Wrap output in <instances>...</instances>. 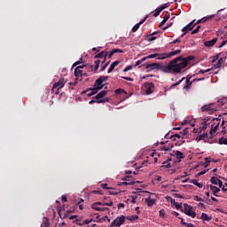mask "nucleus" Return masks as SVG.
<instances>
[{
	"label": "nucleus",
	"mask_w": 227,
	"mask_h": 227,
	"mask_svg": "<svg viewBox=\"0 0 227 227\" xmlns=\"http://www.w3.org/2000/svg\"><path fill=\"white\" fill-rule=\"evenodd\" d=\"M207 72H210V69H207V70L200 69L199 71V74H207Z\"/></svg>",
	"instance_id": "338daca9"
},
{
	"label": "nucleus",
	"mask_w": 227,
	"mask_h": 227,
	"mask_svg": "<svg viewBox=\"0 0 227 227\" xmlns=\"http://www.w3.org/2000/svg\"><path fill=\"white\" fill-rule=\"evenodd\" d=\"M181 134H182L183 137H185V136H187V134H189V128H185L184 129H183V131H181Z\"/></svg>",
	"instance_id": "79ce46f5"
},
{
	"label": "nucleus",
	"mask_w": 227,
	"mask_h": 227,
	"mask_svg": "<svg viewBox=\"0 0 227 227\" xmlns=\"http://www.w3.org/2000/svg\"><path fill=\"white\" fill-rule=\"evenodd\" d=\"M49 226H51V223H49V218L43 217V223L41 224V227H49Z\"/></svg>",
	"instance_id": "2f4dec72"
},
{
	"label": "nucleus",
	"mask_w": 227,
	"mask_h": 227,
	"mask_svg": "<svg viewBox=\"0 0 227 227\" xmlns=\"http://www.w3.org/2000/svg\"><path fill=\"white\" fill-rule=\"evenodd\" d=\"M118 52L123 53V51L121 49H114L112 51H110L108 58H113V56H114V54H117Z\"/></svg>",
	"instance_id": "c85d7f7f"
},
{
	"label": "nucleus",
	"mask_w": 227,
	"mask_h": 227,
	"mask_svg": "<svg viewBox=\"0 0 227 227\" xmlns=\"http://www.w3.org/2000/svg\"><path fill=\"white\" fill-rule=\"evenodd\" d=\"M224 59L223 58H220L215 64H214V68H221L223 67V62Z\"/></svg>",
	"instance_id": "7c9ffc66"
},
{
	"label": "nucleus",
	"mask_w": 227,
	"mask_h": 227,
	"mask_svg": "<svg viewBox=\"0 0 227 227\" xmlns=\"http://www.w3.org/2000/svg\"><path fill=\"white\" fill-rule=\"evenodd\" d=\"M59 90H61V88L57 87L56 90L52 92L55 93V95H59Z\"/></svg>",
	"instance_id": "774afa93"
},
{
	"label": "nucleus",
	"mask_w": 227,
	"mask_h": 227,
	"mask_svg": "<svg viewBox=\"0 0 227 227\" xmlns=\"http://www.w3.org/2000/svg\"><path fill=\"white\" fill-rule=\"evenodd\" d=\"M86 65L79 66L74 69V75L75 77H82V68H84Z\"/></svg>",
	"instance_id": "4468645a"
},
{
	"label": "nucleus",
	"mask_w": 227,
	"mask_h": 227,
	"mask_svg": "<svg viewBox=\"0 0 227 227\" xmlns=\"http://www.w3.org/2000/svg\"><path fill=\"white\" fill-rule=\"evenodd\" d=\"M153 58H157V59H166V53H153L147 56V59H153Z\"/></svg>",
	"instance_id": "9b49d317"
},
{
	"label": "nucleus",
	"mask_w": 227,
	"mask_h": 227,
	"mask_svg": "<svg viewBox=\"0 0 227 227\" xmlns=\"http://www.w3.org/2000/svg\"><path fill=\"white\" fill-rule=\"evenodd\" d=\"M219 125H221V119L219 118L213 119L209 134H213V132H217V130H219Z\"/></svg>",
	"instance_id": "39448f33"
},
{
	"label": "nucleus",
	"mask_w": 227,
	"mask_h": 227,
	"mask_svg": "<svg viewBox=\"0 0 227 227\" xmlns=\"http://www.w3.org/2000/svg\"><path fill=\"white\" fill-rule=\"evenodd\" d=\"M174 206L176 207V210H184V208H182V203L176 202L175 200Z\"/></svg>",
	"instance_id": "58836bf2"
},
{
	"label": "nucleus",
	"mask_w": 227,
	"mask_h": 227,
	"mask_svg": "<svg viewBox=\"0 0 227 227\" xmlns=\"http://www.w3.org/2000/svg\"><path fill=\"white\" fill-rule=\"evenodd\" d=\"M181 212H184V214L189 215V217H192V219L196 217V212H194V207L187 203L184 204V209H181Z\"/></svg>",
	"instance_id": "20e7f679"
},
{
	"label": "nucleus",
	"mask_w": 227,
	"mask_h": 227,
	"mask_svg": "<svg viewBox=\"0 0 227 227\" xmlns=\"http://www.w3.org/2000/svg\"><path fill=\"white\" fill-rule=\"evenodd\" d=\"M162 168H171V163L168 162V161H164L163 162V165H162Z\"/></svg>",
	"instance_id": "603ef678"
},
{
	"label": "nucleus",
	"mask_w": 227,
	"mask_h": 227,
	"mask_svg": "<svg viewBox=\"0 0 227 227\" xmlns=\"http://www.w3.org/2000/svg\"><path fill=\"white\" fill-rule=\"evenodd\" d=\"M219 178L215 177V176H212L210 179L211 184H213V185H217L219 184Z\"/></svg>",
	"instance_id": "e433bc0d"
},
{
	"label": "nucleus",
	"mask_w": 227,
	"mask_h": 227,
	"mask_svg": "<svg viewBox=\"0 0 227 227\" xmlns=\"http://www.w3.org/2000/svg\"><path fill=\"white\" fill-rule=\"evenodd\" d=\"M173 157H176V159L180 160L184 159L185 156L184 155V153L180 151H174L173 153L171 154Z\"/></svg>",
	"instance_id": "6ab92c4d"
},
{
	"label": "nucleus",
	"mask_w": 227,
	"mask_h": 227,
	"mask_svg": "<svg viewBox=\"0 0 227 227\" xmlns=\"http://www.w3.org/2000/svg\"><path fill=\"white\" fill-rule=\"evenodd\" d=\"M91 208H93V210H97V212H104V210H109V208L106 207H99L97 204H92Z\"/></svg>",
	"instance_id": "a878e982"
},
{
	"label": "nucleus",
	"mask_w": 227,
	"mask_h": 227,
	"mask_svg": "<svg viewBox=\"0 0 227 227\" xmlns=\"http://www.w3.org/2000/svg\"><path fill=\"white\" fill-rule=\"evenodd\" d=\"M168 6H169V3H167V4L160 5V8H163V10H166V8H168Z\"/></svg>",
	"instance_id": "680f3d73"
},
{
	"label": "nucleus",
	"mask_w": 227,
	"mask_h": 227,
	"mask_svg": "<svg viewBox=\"0 0 227 227\" xmlns=\"http://www.w3.org/2000/svg\"><path fill=\"white\" fill-rule=\"evenodd\" d=\"M219 145H227V138L225 137H221L219 139Z\"/></svg>",
	"instance_id": "a18cd8bd"
},
{
	"label": "nucleus",
	"mask_w": 227,
	"mask_h": 227,
	"mask_svg": "<svg viewBox=\"0 0 227 227\" xmlns=\"http://www.w3.org/2000/svg\"><path fill=\"white\" fill-rule=\"evenodd\" d=\"M148 42H153V40H157V37L153 36V35H148Z\"/></svg>",
	"instance_id": "864d4df0"
},
{
	"label": "nucleus",
	"mask_w": 227,
	"mask_h": 227,
	"mask_svg": "<svg viewBox=\"0 0 227 227\" xmlns=\"http://www.w3.org/2000/svg\"><path fill=\"white\" fill-rule=\"evenodd\" d=\"M160 217H164L166 215V211L164 209H160L159 211Z\"/></svg>",
	"instance_id": "5fc2aeb1"
},
{
	"label": "nucleus",
	"mask_w": 227,
	"mask_h": 227,
	"mask_svg": "<svg viewBox=\"0 0 227 227\" xmlns=\"http://www.w3.org/2000/svg\"><path fill=\"white\" fill-rule=\"evenodd\" d=\"M106 59H107V57H103V58L99 59L101 65H104V63H106Z\"/></svg>",
	"instance_id": "bf43d9fd"
},
{
	"label": "nucleus",
	"mask_w": 227,
	"mask_h": 227,
	"mask_svg": "<svg viewBox=\"0 0 227 227\" xmlns=\"http://www.w3.org/2000/svg\"><path fill=\"white\" fill-rule=\"evenodd\" d=\"M145 203H147L148 207H153L155 204V200L147 198L145 199Z\"/></svg>",
	"instance_id": "f704fd0d"
},
{
	"label": "nucleus",
	"mask_w": 227,
	"mask_h": 227,
	"mask_svg": "<svg viewBox=\"0 0 227 227\" xmlns=\"http://www.w3.org/2000/svg\"><path fill=\"white\" fill-rule=\"evenodd\" d=\"M107 67H109V62H106L104 66L101 67L100 72H104Z\"/></svg>",
	"instance_id": "3c124183"
},
{
	"label": "nucleus",
	"mask_w": 227,
	"mask_h": 227,
	"mask_svg": "<svg viewBox=\"0 0 227 227\" xmlns=\"http://www.w3.org/2000/svg\"><path fill=\"white\" fill-rule=\"evenodd\" d=\"M120 65V60H116L114 62H113L111 65H110V67L108 69V74H111V72H113V70L114 68H116V67H118Z\"/></svg>",
	"instance_id": "b1692460"
},
{
	"label": "nucleus",
	"mask_w": 227,
	"mask_h": 227,
	"mask_svg": "<svg viewBox=\"0 0 227 227\" xmlns=\"http://www.w3.org/2000/svg\"><path fill=\"white\" fill-rule=\"evenodd\" d=\"M93 220H84L82 223H76L77 226H84V224H90Z\"/></svg>",
	"instance_id": "4c0bfd02"
},
{
	"label": "nucleus",
	"mask_w": 227,
	"mask_h": 227,
	"mask_svg": "<svg viewBox=\"0 0 227 227\" xmlns=\"http://www.w3.org/2000/svg\"><path fill=\"white\" fill-rule=\"evenodd\" d=\"M144 87L146 95H152V93H153V90H155V84H153V82H145Z\"/></svg>",
	"instance_id": "1a4fd4ad"
},
{
	"label": "nucleus",
	"mask_w": 227,
	"mask_h": 227,
	"mask_svg": "<svg viewBox=\"0 0 227 227\" xmlns=\"http://www.w3.org/2000/svg\"><path fill=\"white\" fill-rule=\"evenodd\" d=\"M74 211H75V208H74L73 210L69 209V210L66 211V213L64 214V218L68 217V215L69 214H74Z\"/></svg>",
	"instance_id": "37998d69"
},
{
	"label": "nucleus",
	"mask_w": 227,
	"mask_h": 227,
	"mask_svg": "<svg viewBox=\"0 0 227 227\" xmlns=\"http://www.w3.org/2000/svg\"><path fill=\"white\" fill-rule=\"evenodd\" d=\"M122 79H124L125 81H129L130 82H133L134 81V78L127 77V76H122Z\"/></svg>",
	"instance_id": "6e6d98bb"
},
{
	"label": "nucleus",
	"mask_w": 227,
	"mask_h": 227,
	"mask_svg": "<svg viewBox=\"0 0 227 227\" xmlns=\"http://www.w3.org/2000/svg\"><path fill=\"white\" fill-rule=\"evenodd\" d=\"M171 17V15L169 14V12H167L163 20L160 23L159 27H161L162 26H164V24H166V22H168V20H169V18Z\"/></svg>",
	"instance_id": "aec40b11"
},
{
	"label": "nucleus",
	"mask_w": 227,
	"mask_h": 227,
	"mask_svg": "<svg viewBox=\"0 0 227 227\" xmlns=\"http://www.w3.org/2000/svg\"><path fill=\"white\" fill-rule=\"evenodd\" d=\"M211 159L210 158H205V163L203 164L204 168H208L210 165Z\"/></svg>",
	"instance_id": "a19ab883"
},
{
	"label": "nucleus",
	"mask_w": 227,
	"mask_h": 227,
	"mask_svg": "<svg viewBox=\"0 0 227 227\" xmlns=\"http://www.w3.org/2000/svg\"><path fill=\"white\" fill-rule=\"evenodd\" d=\"M107 79H109V76H100L98 79L96 80V82L94 83V87L99 88V90H102V88H104V84H102V83L106 82V81H107Z\"/></svg>",
	"instance_id": "6e6552de"
},
{
	"label": "nucleus",
	"mask_w": 227,
	"mask_h": 227,
	"mask_svg": "<svg viewBox=\"0 0 227 227\" xmlns=\"http://www.w3.org/2000/svg\"><path fill=\"white\" fill-rule=\"evenodd\" d=\"M77 82H69V90H74V86H75Z\"/></svg>",
	"instance_id": "13d9d810"
},
{
	"label": "nucleus",
	"mask_w": 227,
	"mask_h": 227,
	"mask_svg": "<svg viewBox=\"0 0 227 227\" xmlns=\"http://www.w3.org/2000/svg\"><path fill=\"white\" fill-rule=\"evenodd\" d=\"M140 27H141V25H140L139 23H137V24L132 27L133 33H136V31H137V29H139Z\"/></svg>",
	"instance_id": "49530a36"
},
{
	"label": "nucleus",
	"mask_w": 227,
	"mask_h": 227,
	"mask_svg": "<svg viewBox=\"0 0 227 227\" xmlns=\"http://www.w3.org/2000/svg\"><path fill=\"white\" fill-rule=\"evenodd\" d=\"M94 63H95L94 74H97L98 68L100 67V64L102 63L100 62V59H97Z\"/></svg>",
	"instance_id": "c756f323"
},
{
	"label": "nucleus",
	"mask_w": 227,
	"mask_h": 227,
	"mask_svg": "<svg viewBox=\"0 0 227 227\" xmlns=\"http://www.w3.org/2000/svg\"><path fill=\"white\" fill-rule=\"evenodd\" d=\"M182 52V50H176L169 53H166V58H173V56H178Z\"/></svg>",
	"instance_id": "5701e85b"
},
{
	"label": "nucleus",
	"mask_w": 227,
	"mask_h": 227,
	"mask_svg": "<svg viewBox=\"0 0 227 227\" xmlns=\"http://www.w3.org/2000/svg\"><path fill=\"white\" fill-rule=\"evenodd\" d=\"M185 80V77H183L180 81H178L177 82L174 83L172 85V87H175V86H179V84H182V82Z\"/></svg>",
	"instance_id": "09e8293b"
},
{
	"label": "nucleus",
	"mask_w": 227,
	"mask_h": 227,
	"mask_svg": "<svg viewBox=\"0 0 227 227\" xmlns=\"http://www.w3.org/2000/svg\"><path fill=\"white\" fill-rule=\"evenodd\" d=\"M193 200L195 201H203V199L200 198L198 195L194 196Z\"/></svg>",
	"instance_id": "0e129e2a"
},
{
	"label": "nucleus",
	"mask_w": 227,
	"mask_h": 227,
	"mask_svg": "<svg viewBox=\"0 0 227 227\" xmlns=\"http://www.w3.org/2000/svg\"><path fill=\"white\" fill-rule=\"evenodd\" d=\"M92 194H102V191L101 190H94V191H92Z\"/></svg>",
	"instance_id": "e2e57ef3"
},
{
	"label": "nucleus",
	"mask_w": 227,
	"mask_h": 227,
	"mask_svg": "<svg viewBox=\"0 0 227 227\" xmlns=\"http://www.w3.org/2000/svg\"><path fill=\"white\" fill-rule=\"evenodd\" d=\"M87 91H91L92 95H97V93L100 91V88L94 87L93 85V88L88 89L87 90L82 91V93H87Z\"/></svg>",
	"instance_id": "393cba45"
},
{
	"label": "nucleus",
	"mask_w": 227,
	"mask_h": 227,
	"mask_svg": "<svg viewBox=\"0 0 227 227\" xmlns=\"http://www.w3.org/2000/svg\"><path fill=\"white\" fill-rule=\"evenodd\" d=\"M200 29H201L200 25L197 26V27L192 31V35H196V33H200Z\"/></svg>",
	"instance_id": "c03bdc74"
},
{
	"label": "nucleus",
	"mask_w": 227,
	"mask_h": 227,
	"mask_svg": "<svg viewBox=\"0 0 227 227\" xmlns=\"http://www.w3.org/2000/svg\"><path fill=\"white\" fill-rule=\"evenodd\" d=\"M108 193L112 196H116V194H118V192H114V191H108Z\"/></svg>",
	"instance_id": "69168bd1"
},
{
	"label": "nucleus",
	"mask_w": 227,
	"mask_h": 227,
	"mask_svg": "<svg viewBox=\"0 0 227 227\" xmlns=\"http://www.w3.org/2000/svg\"><path fill=\"white\" fill-rule=\"evenodd\" d=\"M108 54L109 53L107 52V51H103L100 53L97 54L94 58L95 59H100L102 58H107Z\"/></svg>",
	"instance_id": "4be33fe9"
},
{
	"label": "nucleus",
	"mask_w": 227,
	"mask_h": 227,
	"mask_svg": "<svg viewBox=\"0 0 227 227\" xmlns=\"http://www.w3.org/2000/svg\"><path fill=\"white\" fill-rule=\"evenodd\" d=\"M180 59H182V57H177L170 60L168 65H164L163 74H172L173 75H176V74H182V71L185 67L183 66Z\"/></svg>",
	"instance_id": "f257e3e1"
},
{
	"label": "nucleus",
	"mask_w": 227,
	"mask_h": 227,
	"mask_svg": "<svg viewBox=\"0 0 227 227\" xmlns=\"http://www.w3.org/2000/svg\"><path fill=\"white\" fill-rule=\"evenodd\" d=\"M208 137V133H204L202 135H200L199 137H196V141L198 143H200V141H203L205 140V137Z\"/></svg>",
	"instance_id": "473e14b6"
},
{
	"label": "nucleus",
	"mask_w": 227,
	"mask_h": 227,
	"mask_svg": "<svg viewBox=\"0 0 227 227\" xmlns=\"http://www.w3.org/2000/svg\"><path fill=\"white\" fill-rule=\"evenodd\" d=\"M123 223H125V215H121L111 223L110 227H120Z\"/></svg>",
	"instance_id": "423d86ee"
},
{
	"label": "nucleus",
	"mask_w": 227,
	"mask_h": 227,
	"mask_svg": "<svg viewBox=\"0 0 227 227\" xmlns=\"http://www.w3.org/2000/svg\"><path fill=\"white\" fill-rule=\"evenodd\" d=\"M126 219L128 221L134 222V221H137V219H139V216L137 215H133L127 216Z\"/></svg>",
	"instance_id": "72a5a7b5"
},
{
	"label": "nucleus",
	"mask_w": 227,
	"mask_h": 227,
	"mask_svg": "<svg viewBox=\"0 0 227 227\" xmlns=\"http://www.w3.org/2000/svg\"><path fill=\"white\" fill-rule=\"evenodd\" d=\"M214 17H215V15H209L207 17H204L201 20H199L197 21H194L193 24H195V26H198V24H201V22H207V20H210L211 19H214Z\"/></svg>",
	"instance_id": "dca6fc26"
},
{
	"label": "nucleus",
	"mask_w": 227,
	"mask_h": 227,
	"mask_svg": "<svg viewBox=\"0 0 227 227\" xmlns=\"http://www.w3.org/2000/svg\"><path fill=\"white\" fill-rule=\"evenodd\" d=\"M133 66H127L124 69L123 72H129V70H132Z\"/></svg>",
	"instance_id": "4d7b16f0"
},
{
	"label": "nucleus",
	"mask_w": 227,
	"mask_h": 227,
	"mask_svg": "<svg viewBox=\"0 0 227 227\" xmlns=\"http://www.w3.org/2000/svg\"><path fill=\"white\" fill-rule=\"evenodd\" d=\"M190 184H193V185H196L197 187H199V189H203V184L198 182V179L191 180Z\"/></svg>",
	"instance_id": "cd10ccee"
},
{
	"label": "nucleus",
	"mask_w": 227,
	"mask_h": 227,
	"mask_svg": "<svg viewBox=\"0 0 227 227\" xmlns=\"http://www.w3.org/2000/svg\"><path fill=\"white\" fill-rule=\"evenodd\" d=\"M136 184L134 181H126L122 183V185H134Z\"/></svg>",
	"instance_id": "de8ad7c7"
},
{
	"label": "nucleus",
	"mask_w": 227,
	"mask_h": 227,
	"mask_svg": "<svg viewBox=\"0 0 227 227\" xmlns=\"http://www.w3.org/2000/svg\"><path fill=\"white\" fill-rule=\"evenodd\" d=\"M65 82H65V78H60L58 82L54 83L51 91H54L56 88H63V86H65Z\"/></svg>",
	"instance_id": "f8f14e48"
},
{
	"label": "nucleus",
	"mask_w": 227,
	"mask_h": 227,
	"mask_svg": "<svg viewBox=\"0 0 227 227\" xmlns=\"http://www.w3.org/2000/svg\"><path fill=\"white\" fill-rule=\"evenodd\" d=\"M204 126L202 127V130H207V125L209 124L208 121H204Z\"/></svg>",
	"instance_id": "052dcab7"
},
{
	"label": "nucleus",
	"mask_w": 227,
	"mask_h": 227,
	"mask_svg": "<svg viewBox=\"0 0 227 227\" xmlns=\"http://www.w3.org/2000/svg\"><path fill=\"white\" fill-rule=\"evenodd\" d=\"M106 95H107V90H102L97 96L92 98V100H102Z\"/></svg>",
	"instance_id": "2eb2a0df"
},
{
	"label": "nucleus",
	"mask_w": 227,
	"mask_h": 227,
	"mask_svg": "<svg viewBox=\"0 0 227 227\" xmlns=\"http://www.w3.org/2000/svg\"><path fill=\"white\" fill-rule=\"evenodd\" d=\"M194 22H196V20H193L188 25H186L185 27H183L182 31L184 34L181 35L182 37L185 36V35H187V33H189V31H192V29H194V27L196 26V24H194Z\"/></svg>",
	"instance_id": "0eeeda50"
},
{
	"label": "nucleus",
	"mask_w": 227,
	"mask_h": 227,
	"mask_svg": "<svg viewBox=\"0 0 227 227\" xmlns=\"http://www.w3.org/2000/svg\"><path fill=\"white\" fill-rule=\"evenodd\" d=\"M201 113H207V114H214L215 111H217V105L215 103H210L208 105H205L201 107Z\"/></svg>",
	"instance_id": "7ed1b4c3"
},
{
	"label": "nucleus",
	"mask_w": 227,
	"mask_h": 227,
	"mask_svg": "<svg viewBox=\"0 0 227 227\" xmlns=\"http://www.w3.org/2000/svg\"><path fill=\"white\" fill-rule=\"evenodd\" d=\"M101 187L105 190L113 191V188L107 187V184H102Z\"/></svg>",
	"instance_id": "8fccbe9b"
},
{
	"label": "nucleus",
	"mask_w": 227,
	"mask_h": 227,
	"mask_svg": "<svg viewBox=\"0 0 227 227\" xmlns=\"http://www.w3.org/2000/svg\"><path fill=\"white\" fill-rule=\"evenodd\" d=\"M144 67L147 69V72H152L153 70H160L164 73V64L160 63H152V64H144Z\"/></svg>",
	"instance_id": "f03ea898"
},
{
	"label": "nucleus",
	"mask_w": 227,
	"mask_h": 227,
	"mask_svg": "<svg viewBox=\"0 0 227 227\" xmlns=\"http://www.w3.org/2000/svg\"><path fill=\"white\" fill-rule=\"evenodd\" d=\"M121 93H125V95H127V91H125L123 89L115 90V95H121Z\"/></svg>",
	"instance_id": "ea45409f"
},
{
	"label": "nucleus",
	"mask_w": 227,
	"mask_h": 227,
	"mask_svg": "<svg viewBox=\"0 0 227 227\" xmlns=\"http://www.w3.org/2000/svg\"><path fill=\"white\" fill-rule=\"evenodd\" d=\"M217 43V37L213 38L210 41H206L204 43L205 47H214Z\"/></svg>",
	"instance_id": "f3484780"
},
{
	"label": "nucleus",
	"mask_w": 227,
	"mask_h": 227,
	"mask_svg": "<svg viewBox=\"0 0 227 227\" xmlns=\"http://www.w3.org/2000/svg\"><path fill=\"white\" fill-rule=\"evenodd\" d=\"M200 219H202V221H207V223H210V221H212V216H208L207 213H202Z\"/></svg>",
	"instance_id": "bb28decb"
},
{
	"label": "nucleus",
	"mask_w": 227,
	"mask_h": 227,
	"mask_svg": "<svg viewBox=\"0 0 227 227\" xmlns=\"http://www.w3.org/2000/svg\"><path fill=\"white\" fill-rule=\"evenodd\" d=\"M106 102H109V98H101L99 100L91 99L89 104H106Z\"/></svg>",
	"instance_id": "a211bd4d"
},
{
	"label": "nucleus",
	"mask_w": 227,
	"mask_h": 227,
	"mask_svg": "<svg viewBox=\"0 0 227 227\" xmlns=\"http://www.w3.org/2000/svg\"><path fill=\"white\" fill-rule=\"evenodd\" d=\"M194 60V56L192 55H189L186 58H184L183 56H181L180 59V62L183 64L184 68H187V66L189 65V61H192Z\"/></svg>",
	"instance_id": "9d476101"
},
{
	"label": "nucleus",
	"mask_w": 227,
	"mask_h": 227,
	"mask_svg": "<svg viewBox=\"0 0 227 227\" xmlns=\"http://www.w3.org/2000/svg\"><path fill=\"white\" fill-rule=\"evenodd\" d=\"M164 10V7H158L155 10V12L153 14V17H159V15H160V12H162Z\"/></svg>",
	"instance_id": "c9c22d12"
},
{
	"label": "nucleus",
	"mask_w": 227,
	"mask_h": 227,
	"mask_svg": "<svg viewBox=\"0 0 227 227\" xmlns=\"http://www.w3.org/2000/svg\"><path fill=\"white\" fill-rule=\"evenodd\" d=\"M209 188H210V191H212L213 192V196H215L216 198L219 196L217 195V192H221V189H219L218 187L216 186H214V185H209Z\"/></svg>",
	"instance_id": "412c9836"
},
{
	"label": "nucleus",
	"mask_w": 227,
	"mask_h": 227,
	"mask_svg": "<svg viewBox=\"0 0 227 227\" xmlns=\"http://www.w3.org/2000/svg\"><path fill=\"white\" fill-rule=\"evenodd\" d=\"M200 81H204V78L193 79L192 82L189 80H186L185 85L184 86V90H189V88L192 86L193 82H198Z\"/></svg>",
	"instance_id": "ddd939ff"
}]
</instances>
